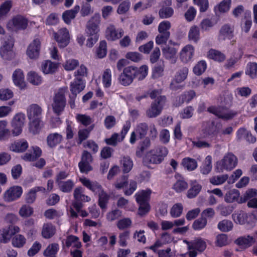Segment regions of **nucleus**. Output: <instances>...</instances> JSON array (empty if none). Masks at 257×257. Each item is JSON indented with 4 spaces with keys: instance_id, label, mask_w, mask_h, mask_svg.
Returning a JSON list of instances; mask_svg holds the SVG:
<instances>
[{
    "instance_id": "obj_1",
    "label": "nucleus",
    "mask_w": 257,
    "mask_h": 257,
    "mask_svg": "<svg viewBox=\"0 0 257 257\" xmlns=\"http://www.w3.org/2000/svg\"><path fill=\"white\" fill-rule=\"evenodd\" d=\"M148 74V67L146 65L142 66L139 68L134 66H128L123 70V72L118 77L119 82L122 85H130L134 78L139 80L144 79Z\"/></svg>"
},
{
    "instance_id": "obj_2",
    "label": "nucleus",
    "mask_w": 257,
    "mask_h": 257,
    "mask_svg": "<svg viewBox=\"0 0 257 257\" xmlns=\"http://www.w3.org/2000/svg\"><path fill=\"white\" fill-rule=\"evenodd\" d=\"M80 181L84 186L98 194V205L102 209H105L110 196L104 191L102 186L97 182L91 181L86 178H80Z\"/></svg>"
},
{
    "instance_id": "obj_3",
    "label": "nucleus",
    "mask_w": 257,
    "mask_h": 257,
    "mask_svg": "<svg viewBox=\"0 0 257 257\" xmlns=\"http://www.w3.org/2000/svg\"><path fill=\"white\" fill-rule=\"evenodd\" d=\"M161 91L154 90L149 94L152 99L156 98L151 104V107L146 112L147 115L150 118L156 117L161 112L166 102V98L164 95H160Z\"/></svg>"
},
{
    "instance_id": "obj_4",
    "label": "nucleus",
    "mask_w": 257,
    "mask_h": 257,
    "mask_svg": "<svg viewBox=\"0 0 257 257\" xmlns=\"http://www.w3.org/2000/svg\"><path fill=\"white\" fill-rule=\"evenodd\" d=\"M237 164V158L232 153H228L223 158L216 163V170L218 173H221L224 170H231Z\"/></svg>"
},
{
    "instance_id": "obj_5",
    "label": "nucleus",
    "mask_w": 257,
    "mask_h": 257,
    "mask_svg": "<svg viewBox=\"0 0 257 257\" xmlns=\"http://www.w3.org/2000/svg\"><path fill=\"white\" fill-rule=\"evenodd\" d=\"M28 25V19L23 16L18 15L8 22L7 28L9 31L18 32L25 30Z\"/></svg>"
},
{
    "instance_id": "obj_6",
    "label": "nucleus",
    "mask_w": 257,
    "mask_h": 257,
    "mask_svg": "<svg viewBox=\"0 0 257 257\" xmlns=\"http://www.w3.org/2000/svg\"><path fill=\"white\" fill-rule=\"evenodd\" d=\"M14 42L11 37L2 42L0 47V55L1 57L6 60H11L14 58L15 53L13 50Z\"/></svg>"
},
{
    "instance_id": "obj_7",
    "label": "nucleus",
    "mask_w": 257,
    "mask_h": 257,
    "mask_svg": "<svg viewBox=\"0 0 257 257\" xmlns=\"http://www.w3.org/2000/svg\"><path fill=\"white\" fill-rule=\"evenodd\" d=\"M65 105L64 92L62 89H60L53 98L52 106L54 112L59 115L64 110Z\"/></svg>"
},
{
    "instance_id": "obj_8",
    "label": "nucleus",
    "mask_w": 257,
    "mask_h": 257,
    "mask_svg": "<svg viewBox=\"0 0 257 257\" xmlns=\"http://www.w3.org/2000/svg\"><path fill=\"white\" fill-rule=\"evenodd\" d=\"M93 161L91 154L87 151H84L81 155V161L78 164L80 171L81 173H88L92 170L91 163Z\"/></svg>"
},
{
    "instance_id": "obj_9",
    "label": "nucleus",
    "mask_w": 257,
    "mask_h": 257,
    "mask_svg": "<svg viewBox=\"0 0 257 257\" xmlns=\"http://www.w3.org/2000/svg\"><path fill=\"white\" fill-rule=\"evenodd\" d=\"M100 16L95 14L88 21L86 25V33L87 35H98L99 31V25L100 23Z\"/></svg>"
},
{
    "instance_id": "obj_10",
    "label": "nucleus",
    "mask_w": 257,
    "mask_h": 257,
    "mask_svg": "<svg viewBox=\"0 0 257 257\" xmlns=\"http://www.w3.org/2000/svg\"><path fill=\"white\" fill-rule=\"evenodd\" d=\"M25 120V115L24 113H17L13 118L12 121V126L13 127L12 133L14 136H17L22 132Z\"/></svg>"
},
{
    "instance_id": "obj_11",
    "label": "nucleus",
    "mask_w": 257,
    "mask_h": 257,
    "mask_svg": "<svg viewBox=\"0 0 257 257\" xmlns=\"http://www.w3.org/2000/svg\"><path fill=\"white\" fill-rule=\"evenodd\" d=\"M19 231V227L13 224L0 229V242L7 243L13 235Z\"/></svg>"
},
{
    "instance_id": "obj_12",
    "label": "nucleus",
    "mask_w": 257,
    "mask_h": 257,
    "mask_svg": "<svg viewBox=\"0 0 257 257\" xmlns=\"http://www.w3.org/2000/svg\"><path fill=\"white\" fill-rule=\"evenodd\" d=\"M53 36L60 47L64 48L68 45L70 37L69 31L66 28L60 29L57 33H54Z\"/></svg>"
},
{
    "instance_id": "obj_13",
    "label": "nucleus",
    "mask_w": 257,
    "mask_h": 257,
    "mask_svg": "<svg viewBox=\"0 0 257 257\" xmlns=\"http://www.w3.org/2000/svg\"><path fill=\"white\" fill-rule=\"evenodd\" d=\"M234 26L226 23L223 25L218 33V39L220 40H231L234 37Z\"/></svg>"
},
{
    "instance_id": "obj_14",
    "label": "nucleus",
    "mask_w": 257,
    "mask_h": 257,
    "mask_svg": "<svg viewBox=\"0 0 257 257\" xmlns=\"http://www.w3.org/2000/svg\"><path fill=\"white\" fill-rule=\"evenodd\" d=\"M23 192L21 187L15 186L10 187L4 194V200L7 202H12L19 198Z\"/></svg>"
},
{
    "instance_id": "obj_15",
    "label": "nucleus",
    "mask_w": 257,
    "mask_h": 257,
    "mask_svg": "<svg viewBox=\"0 0 257 257\" xmlns=\"http://www.w3.org/2000/svg\"><path fill=\"white\" fill-rule=\"evenodd\" d=\"M207 110L208 111L215 114L219 118L226 120L231 119L237 114L236 111L218 109L214 106L208 107Z\"/></svg>"
},
{
    "instance_id": "obj_16",
    "label": "nucleus",
    "mask_w": 257,
    "mask_h": 257,
    "mask_svg": "<svg viewBox=\"0 0 257 257\" xmlns=\"http://www.w3.org/2000/svg\"><path fill=\"white\" fill-rule=\"evenodd\" d=\"M41 49V42L39 39H34L29 45L27 55L31 59L38 58Z\"/></svg>"
},
{
    "instance_id": "obj_17",
    "label": "nucleus",
    "mask_w": 257,
    "mask_h": 257,
    "mask_svg": "<svg viewBox=\"0 0 257 257\" xmlns=\"http://www.w3.org/2000/svg\"><path fill=\"white\" fill-rule=\"evenodd\" d=\"M122 29L116 30L113 25H110L106 29V37L108 40L114 41L120 38L123 35Z\"/></svg>"
},
{
    "instance_id": "obj_18",
    "label": "nucleus",
    "mask_w": 257,
    "mask_h": 257,
    "mask_svg": "<svg viewBox=\"0 0 257 257\" xmlns=\"http://www.w3.org/2000/svg\"><path fill=\"white\" fill-rule=\"evenodd\" d=\"M42 112V108L37 104H32L27 109L28 117L30 120L40 119Z\"/></svg>"
},
{
    "instance_id": "obj_19",
    "label": "nucleus",
    "mask_w": 257,
    "mask_h": 257,
    "mask_svg": "<svg viewBox=\"0 0 257 257\" xmlns=\"http://www.w3.org/2000/svg\"><path fill=\"white\" fill-rule=\"evenodd\" d=\"M41 150L38 147H32L27 153L22 156L23 160L26 161H34L41 155Z\"/></svg>"
},
{
    "instance_id": "obj_20",
    "label": "nucleus",
    "mask_w": 257,
    "mask_h": 257,
    "mask_svg": "<svg viewBox=\"0 0 257 257\" xmlns=\"http://www.w3.org/2000/svg\"><path fill=\"white\" fill-rule=\"evenodd\" d=\"M85 84L81 78L77 77L70 84V91L72 94L77 95L85 88Z\"/></svg>"
},
{
    "instance_id": "obj_21",
    "label": "nucleus",
    "mask_w": 257,
    "mask_h": 257,
    "mask_svg": "<svg viewBox=\"0 0 257 257\" xmlns=\"http://www.w3.org/2000/svg\"><path fill=\"white\" fill-rule=\"evenodd\" d=\"M194 53V48L191 45L185 46L180 52V59L184 63H187L192 59Z\"/></svg>"
},
{
    "instance_id": "obj_22",
    "label": "nucleus",
    "mask_w": 257,
    "mask_h": 257,
    "mask_svg": "<svg viewBox=\"0 0 257 257\" xmlns=\"http://www.w3.org/2000/svg\"><path fill=\"white\" fill-rule=\"evenodd\" d=\"M28 143L27 141L21 139L14 142L10 147V149L13 152L23 153L28 148Z\"/></svg>"
},
{
    "instance_id": "obj_23",
    "label": "nucleus",
    "mask_w": 257,
    "mask_h": 257,
    "mask_svg": "<svg viewBox=\"0 0 257 257\" xmlns=\"http://www.w3.org/2000/svg\"><path fill=\"white\" fill-rule=\"evenodd\" d=\"M188 73V69L186 67H183L179 70L175 76L173 81L171 83V87L172 89H175L174 83H180L184 81L187 77Z\"/></svg>"
},
{
    "instance_id": "obj_24",
    "label": "nucleus",
    "mask_w": 257,
    "mask_h": 257,
    "mask_svg": "<svg viewBox=\"0 0 257 257\" xmlns=\"http://www.w3.org/2000/svg\"><path fill=\"white\" fill-rule=\"evenodd\" d=\"M58 67V63L50 60H46L42 64L41 69L43 72L46 74H52L57 71Z\"/></svg>"
},
{
    "instance_id": "obj_25",
    "label": "nucleus",
    "mask_w": 257,
    "mask_h": 257,
    "mask_svg": "<svg viewBox=\"0 0 257 257\" xmlns=\"http://www.w3.org/2000/svg\"><path fill=\"white\" fill-rule=\"evenodd\" d=\"M80 10L79 6H75L73 9L65 11L62 14V19L65 23L69 24L72 20L74 19Z\"/></svg>"
},
{
    "instance_id": "obj_26",
    "label": "nucleus",
    "mask_w": 257,
    "mask_h": 257,
    "mask_svg": "<svg viewBox=\"0 0 257 257\" xmlns=\"http://www.w3.org/2000/svg\"><path fill=\"white\" fill-rule=\"evenodd\" d=\"M201 189L202 186L196 180H191L190 188L187 191V197L190 199L195 197L199 193Z\"/></svg>"
},
{
    "instance_id": "obj_27",
    "label": "nucleus",
    "mask_w": 257,
    "mask_h": 257,
    "mask_svg": "<svg viewBox=\"0 0 257 257\" xmlns=\"http://www.w3.org/2000/svg\"><path fill=\"white\" fill-rule=\"evenodd\" d=\"M255 240L254 237L250 235L240 236L236 239L235 243L243 248H247L250 246Z\"/></svg>"
},
{
    "instance_id": "obj_28",
    "label": "nucleus",
    "mask_w": 257,
    "mask_h": 257,
    "mask_svg": "<svg viewBox=\"0 0 257 257\" xmlns=\"http://www.w3.org/2000/svg\"><path fill=\"white\" fill-rule=\"evenodd\" d=\"M13 80L16 85L22 88L25 86L24 75L21 69H16L14 72L13 74Z\"/></svg>"
},
{
    "instance_id": "obj_29",
    "label": "nucleus",
    "mask_w": 257,
    "mask_h": 257,
    "mask_svg": "<svg viewBox=\"0 0 257 257\" xmlns=\"http://www.w3.org/2000/svg\"><path fill=\"white\" fill-rule=\"evenodd\" d=\"M151 192V190L149 189L138 192L135 195L137 202L138 204L149 203Z\"/></svg>"
},
{
    "instance_id": "obj_30",
    "label": "nucleus",
    "mask_w": 257,
    "mask_h": 257,
    "mask_svg": "<svg viewBox=\"0 0 257 257\" xmlns=\"http://www.w3.org/2000/svg\"><path fill=\"white\" fill-rule=\"evenodd\" d=\"M196 96V93L194 90H190L184 92L183 94L179 96L177 99V106H179L186 102H189Z\"/></svg>"
},
{
    "instance_id": "obj_31",
    "label": "nucleus",
    "mask_w": 257,
    "mask_h": 257,
    "mask_svg": "<svg viewBox=\"0 0 257 257\" xmlns=\"http://www.w3.org/2000/svg\"><path fill=\"white\" fill-rule=\"evenodd\" d=\"M206 247V242L201 238L194 239L188 244L189 249H196L199 252L203 251Z\"/></svg>"
},
{
    "instance_id": "obj_32",
    "label": "nucleus",
    "mask_w": 257,
    "mask_h": 257,
    "mask_svg": "<svg viewBox=\"0 0 257 257\" xmlns=\"http://www.w3.org/2000/svg\"><path fill=\"white\" fill-rule=\"evenodd\" d=\"M62 138V135L58 133L51 134L47 138V144L50 148H54L61 142Z\"/></svg>"
},
{
    "instance_id": "obj_33",
    "label": "nucleus",
    "mask_w": 257,
    "mask_h": 257,
    "mask_svg": "<svg viewBox=\"0 0 257 257\" xmlns=\"http://www.w3.org/2000/svg\"><path fill=\"white\" fill-rule=\"evenodd\" d=\"M56 232L55 227L51 223H46L43 225L42 229V235L46 239L52 237Z\"/></svg>"
},
{
    "instance_id": "obj_34",
    "label": "nucleus",
    "mask_w": 257,
    "mask_h": 257,
    "mask_svg": "<svg viewBox=\"0 0 257 257\" xmlns=\"http://www.w3.org/2000/svg\"><path fill=\"white\" fill-rule=\"evenodd\" d=\"M120 166L124 173H128L133 167V162L128 156H124L120 160Z\"/></svg>"
},
{
    "instance_id": "obj_35",
    "label": "nucleus",
    "mask_w": 257,
    "mask_h": 257,
    "mask_svg": "<svg viewBox=\"0 0 257 257\" xmlns=\"http://www.w3.org/2000/svg\"><path fill=\"white\" fill-rule=\"evenodd\" d=\"M181 165L188 171L194 170L197 167V163L195 159L187 157L182 160Z\"/></svg>"
},
{
    "instance_id": "obj_36",
    "label": "nucleus",
    "mask_w": 257,
    "mask_h": 257,
    "mask_svg": "<svg viewBox=\"0 0 257 257\" xmlns=\"http://www.w3.org/2000/svg\"><path fill=\"white\" fill-rule=\"evenodd\" d=\"M145 161L150 164H160L163 161V158L158 155L154 151H151L145 158Z\"/></svg>"
},
{
    "instance_id": "obj_37",
    "label": "nucleus",
    "mask_w": 257,
    "mask_h": 257,
    "mask_svg": "<svg viewBox=\"0 0 257 257\" xmlns=\"http://www.w3.org/2000/svg\"><path fill=\"white\" fill-rule=\"evenodd\" d=\"M240 194L238 190L232 189L228 191L225 195V200L227 202L231 203L234 201H239Z\"/></svg>"
},
{
    "instance_id": "obj_38",
    "label": "nucleus",
    "mask_w": 257,
    "mask_h": 257,
    "mask_svg": "<svg viewBox=\"0 0 257 257\" xmlns=\"http://www.w3.org/2000/svg\"><path fill=\"white\" fill-rule=\"evenodd\" d=\"M59 249L57 243H53L49 244L44 250L43 254L45 257H56V255Z\"/></svg>"
},
{
    "instance_id": "obj_39",
    "label": "nucleus",
    "mask_w": 257,
    "mask_h": 257,
    "mask_svg": "<svg viewBox=\"0 0 257 257\" xmlns=\"http://www.w3.org/2000/svg\"><path fill=\"white\" fill-rule=\"evenodd\" d=\"M94 125L92 124L87 128L80 129L78 131V143L81 144L82 142L86 140L89 135L91 131L93 129Z\"/></svg>"
},
{
    "instance_id": "obj_40",
    "label": "nucleus",
    "mask_w": 257,
    "mask_h": 257,
    "mask_svg": "<svg viewBox=\"0 0 257 257\" xmlns=\"http://www.w3.org/2000/svg\"><path fill=\"white\" fill-rule=\"evenodd\" d=\"M58 185L59 189L63 192H70L74 186L73 181L68 180L66 181L58 182Z\"/></svg>"
},
{
    "instance_id": "obj_41",
    "label": "nucleus",
    "mask_w": 257,
    "mask_h": 257,
    "mask_svg": "<svg viewBox=\"0 0 257 257\" xmlns=\"http://www.w3.org/2000/svg\"><path fill=\"white\" fill-rule=\"evenodd\" d=\"M207 56L209 58L218 62L223 61L225 59L224 54L214 49H211L208 51Z\"/></svg>"
},
{
    "instance_id": "obj_42",
    "label": "nucleus",
    "mask_w": 257,
    "mask_h": 257,
    "mask_svg": "<svg viewBox=\"0 0 257 257\" xmlns=\"http://www.w3.org/2000/svg\"><path fill=\"white\" fill-rule=\"evenodd\" d=\"M12 7V1H6L0 6V20L4 19Z\"/></svg>"
},
{
    "instance_id": "obj_43",
    "label": "nucleus",
    "mask_w": 257,
    "mask_h": 257,
    "mask_svg": "<svg viewBox=\"0 0 257 257\" xmlns=\"http://www.w3.org/2000/svg\"><path fill=\"white\" fill-rule=\"evenodd\" d=\"M83 189L81 187H77L75 189L73 193L74 197L76 201L88 202L90 198L83 194Z\"/></svg>"
},
{
    "instance_id": "obj_44",
    "label": "nucleus",
    "mask_w": 257,
    "mask_h": 257,
    "mask_svg": "<svg viewBox=\"0 0 257 257\" xmlns=\"http://www.w3.org/2000/svg\"><path fill=\"white\" fill-rule=\"evenodd\" d=\"M65 245L67 247L73 246L79 248L81 246V243L79 241V238L76 236L70 235L67 237L65 241Z\"/></svg>"
},
{
    "instance_id": "obj_45",
    "label": "nucleus",
    "mask_w": 257,
    "mask_h": 257,
    "mask_svg": "<svg viewBox=\"0 0 257 257\" xmlns=\"http://www.w3.org/2000/svg\"><path fill=\"white\" fill-rule=\"evenodd\" d=\"M188 38L189 40L197 43L200 38V32L199 28L194 26L190 28Z\"/></svg>"
},
{
    "instance_id": "obj_46",
    "label": "nucleus",
    "mask_w": 257,
    "mask_h": 257,
    "mask_svg": "<svg viewBox=\"0 0 257 257\" xmlns=\"http://www.w3.org/2000/svg\"><path fill=\"white\" fill-rule=\"evenodd\" d=\"M174 14L173 9L169 7L162 6V8L159 11V15L162 19L169 18L173 16Z\"/></svg>"
},
{
    "instance_id": "obj_47",
    "label": "nucleus",
    "mask_w": 257,
    "mask_h": 257,
    "mask_svg": "<svg viewBox=\"0 0 257 257\" xmlns=\"http://www.w3.org/2000/svg\"><path fill=\"white\" fill-rule=\"evenodd\" d=\"M25 237L21 234H17L13 237L12 240V243L15 247L20 248L23 247L26 243Z\"/></svg>"
},
{
    "instance_id": "obj_48",
    "label": "nucleus",
    "mask_w": 257,
    "mask_h": 257,
    "mask_svg": "<svg viewBox=\"0 0 257 257\" xmlns=\"http://www.w3.org/2000/svg\"><path fill=\"white\" fill-rule=\"evenodd\" d=\"M207 223V219L201 216L193 222L192 224V228L195 230L202 229L206 226Z\"/></svg>"
},
{
    "instance_id": "obj_49",
    "label": "nucleus",
    "mask_w": 257,
    "mask_h": 257,
    "mask_svg": "<svg viewBox=\"0 0 257 257\" xmlns=\"http://www.w3.org/2000/svg\"><path fill=\"white\" fill-rule=\"evenodd\" d=\"M30 123L29 130L33 134H38L41 128L40 119H33Z\"/></svg>"
},
{
    "instance_id": "obj_50",
    "label": "nucleus",
    "mask_w": 257,
    "mask_h": 257,
    "mask_svg": "<svg viewBox=\"0 0 257 257\" xmlns=\"http://www.w3.org/2000/svg\"><path fill=\"white\" fill-rule=\"evenodd\" d=\"M28 80L33 85H38L41 83L42 78L35 72H30L28 74Z\"/></svg>"
},
{
    "instance_id": "obj_51",
    "label": "nucleus",
    "mask_w": 257,
    "mask_h": 257,
    "mask_svg": "<svg viewBox=\"0 0 257 257\" xmlns=\"http://www.w3.org/2000/svg\"><path fill=\"white\" fill-rule=\"evenodd\" d=\"M211 157L208 156L204 161V164L201 167V172L204 174H208L211 170Z\"/></svg>"
},
{
    "instance_id": "obj_52",
    "label": "nucleus",
    "mask_w": 257,
    "mask_h": 257,
    "mask_svg": "<svg viewBox=\"0 0 257 257\" xmlns=\"http://www.w3.org/2000/svg\"><path fill=\"white\" fill-rule=\"evenodd\" d=\"M183 205L181 203H176L174 204L171 210L170 214L172 217L176 218L179 217L183 212Z\"/></svg>"
},
{
    "instance_id": "obj_53",
    "label": "nucleus",
    "mask_w": 257,
    "mask_h": 257,
    "mask_svg": "<svg viewBox=\"0 0 257 257\" xmlns=\"http://www.w3.org/2000/svg\"><path fill=\"white\" fill-rule=\"evenodd\" d=\"M233 226L232 222L228 220H223L219 222L218 228L223 232H227L231 230Z\"/></svg>"
},
{
    "instance_id": "obj_54",
    "label": "nucleus",
    "mask_w": 257,
    "mask_h": 257,
    "mask_svg": "<svg viewBox=\"0 0 257 257\" xmlns=\"http://www.w3.org/2000/svg\"><path fill=\"white\" fill-rule=\"evenodd\" d=\"M232 216L234 221L240 224H243L247 222L248 217V215L243 212L233 214Z\"/></svg>"
},
{
    "instance_id": "obj_55",
    "label": "nucleus",
    "mask_w": 257,
    "mask_h": 257,
    "mask_svg": "<svg viewBox=\"0 0 257 257\" xmlns=\"http://www.w3.org/2000/svg\"><path fill=\"white\" fill-rule=\"evenodd\" d=\"M102 82L105 87L108 88L110 86L111 84V74L110 69H107L103 72Z\"/></svg>"
},
{
    "instance_id": "obj_56",
    "label": "nucleus",
    "mask_w": 257,
    "mask_h": 257,
    "mask_svg": "<svg viewBox=\"0 0 257 257\" xmlns=\"http://www.w3.org/2000/svg\"><path fill=\"white\" fill-rule=\"evenodd\" d=\"M246 74L254 78L257 75V64L255 62H250L247 65Z\"/></svg>"
},
{
    "instance_id": "obj_57",
    "label": "nucleus",
    "mask_w": 257,
    "mask_h": 257,
    "mask_svg": "<svg viewBox=\"0 0 257 257\" xmlns=\"http://www.w3.org/2000/svg\"><path fill=\"white\" fill-rule=\"evenodd\" d=\"M76 118L79 122L85 126L89 125L93 122L92 119L85 114H78Z\"/></svg>"
},
{
    "instance_id": "obj_58",
    "label": "nucleus",
    "mask_w": 257,
    "mask_h": 257,
    "mask_svg": "<svg viewBox=\"0 0 257 257\" xmlns=\"http://www.w3.org/2000/svg\"><path fill=\"white\" fill-rule=\"evenodd\" d=\"M107 45L105 41H102L99 43V46L96 50V55L99 58L104 57L107 53Z\"/></svg>"
},
{
    "instance_id": "obj_59",
    "label": "nucleus",
    "mask_w": 257,
    "mask_h": 257,
    "mask_svg": "<svg viewBox=\"0 0 257 257\" xmlns=\"http://www.w3.org/2000/svg\"><path fill=\"white\" fill-rule=\"evenodd\" d=\"M206 69V63L204 61H200L194 66L193 72L198 76L201 75Z\"/></svg>"
},
{
    "instance_id": "obj_60",
    "label": "nucleus",
    "mask_w": 257,
    "mask_h": 257,
    "mask_svg": "<svg viewBox=\"0 0 257 257\" xmlns=\"http://www.w3.org/2000/svg\"><path fill=\"white\" fill-rule=\"evenodd\" d=\"M164 68V61L160 60L154 67L153 69V76L159 77L163 75Z\"/></svg>"
},
{
    "instance_id": "obj_61",
    "label": "nucleus",
    "mask_w": 257,
    "mask_h": 257,
    "mask_svg": "<svg viewBox=\"0 0 257 257\" xmlns=\"http://www.w3.org/2000/svg\"><path fill=\"white\" fill-rule=\"evenodd\" d=\"M231 0H223L215 8V10L218 9L220 13H226L229 11L230 7Z\"/></svg>"
},
{
    "instance_id": "obj_62",
    "label": "nucleus",
    "mask_w": 257,
    "mask_h": 257,
    "mask_svg": "<svg viewBox=\"0 0 257 257\" xmlns=\"http://www.w3.org/2000/svg\"><path fill=\"white\" fill-rule=\"evenodd\" d=\"M151 145L150 140L148 138H146L142 143L139 150L136 152V155L139 157H141L144 151L148 149Z\"/></svg>"
},
{
    "instance_id": "obj_63",
    "label": "nucleus",
    "mask_w": 257,
    "mask_h": 257,
    "mask_svg": "<svg viewBox=\"0 0 257 257\" xmlns=\"http://www.w3.org/2000/svg\"><path fill=\"white\" fill-rule=\"evenodd\" d=\"M164 56L167 59L174 57L177 53L176 49L174 47H166L162 49Z\"/></svg>"
},
{
    "instance_id": "obj_64",
    "label": "nucleus",
    "mask_w": 257,
    "mask_h": 257,
    "mask_svg": "<svg viewBox=\"0 0 257 257\" xmlns=\"http://www.w3.org/2000/svg\"><path fill=\"white\" fill-rule=\"evenodd\" d=\"M214 26L213 22L209 19H203L200 23V28L202 32L208 31Z\"/></svg>"
}]
</instances>
